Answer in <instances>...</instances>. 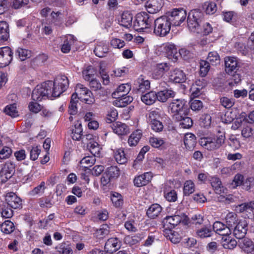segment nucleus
<instances>
[{"label": "nucleus", "mask_w": 254, "mask_h": 254, "mask_svg": "<svg viewBox=\"0 0 254 254\" xmlns=\"http://www.w3.org/2000/svg\"><path fill=\"white\" fill-rule=\"evenodd\" d=\"M186 216L183 213L166 216L162 221L163 230H171L177 226Z\"/></svg>", "instance_id": "8"}, {"label": "nucleus", "mask_w": 254, "mask_h": 254, "mask_svg": "<svg viewBox=\"0 0 254 254\" xmlns=\"http://www.w3.org/2000/svg\"><path fill=\"white\" fill-rule=\"evenodd\" d=\"M21 61H24L31 57V51L23 48H18L16 52Z\"/></svg>", "instance_id": "62"}, {"label": "nucleus", "mask_w": 254, "mask_h": 254, "mask_svg": "<svg viewBox=\"0 0 254 254\" xmlns=\"http://www.w3.org/2000/svg\"><path fill=\"white\" fill-rule=\"evenodd\" d=\"M121 247V243L116 238H112L107 240L105 245V251L109 254H112Z\"/></svg>", "instance_id": "16"}, {"label": "nucleus", "mask_w": 254, "mask_h": 254, "mask_svg": "<svg viewBox=\"0 0 254 254\" xmlns=\"http://www.w3.org/2000/svg\"><path fill=\"white\" fill-rule=\"evenodd\" d=\"M160 114L158 110L151 111L148 113L147 122L151 128L155 132H160L163 129L162 123L160 121Z\"/></svg>", "instance_id": "9"}, {"label": "nucleus", "mask_w": 254, "mask_h": 254, "mask_svg": "<svg viewBox=\"0 0 254 254\" xmlns=\"http://www.w3.org/2000/svg\"><path fill=\"white\" fill-rule=\"evenodd\" d=\"M76 39L72 35L69 34L64 36V43L61 46V51L64 53H68L71 49V46Z\"/></svg>", "instance_id": "25"}, {"label": "nucleus", "mask_w": 254, "mask_h": 254, "mask_svg": "<svg viewBox=\"0 0 254 254\" xmlns=\"http://www.w3.org/2000/svg\"><path fill=\"white\" fill-rule=\"evenodd\" d=\"M186 10L182 8H174L168 13L167 17L171 22L172 25L175 26H180L185 21L187 17Z\"/></svg>", "instance_id": "7"}, {"label": "nucleus", "mask_w": 254, "mask_h": 254, "mask_svg": "<svg viewBox=\"0 0 254 254\" xmlns=\"http://www.w3.org/2000/svg\"><path fill=\"white\" fill-rule=\"evenodd\" d=\"M184 142L186 148L191 150L194 148L196 144V138L193 134L188 133L185 135Z\"/></svg>", "instance_id": "33"}, {"label": "nucleus", "mask_w": 254, "mask_h": 254, "mask_svg": "<svg viewBox=\"0 0 254 254\" xmlns=\"http://www.w3.org/2000/svg\"><path fill=\"white\" fill-rule=\"evenodd\" d=\"M225 71L228 74H231L238 67V61L234 57H226L224 59Z\"/></svg>", "instance_id": "19"}, {"label": "nucleus", "mask_w": 254, "mask_h": 254, "mask_svg": "<svg viewBox=\"0 0 254 254\" xmlns=\"http://www.w3.org/2000/svg\"><path fill=\"white\" fill-rule=\"evenodd\" d=\"M207 62L212 65H216L220 63V58L217 52L213 51L208 53Z\"/></svg>", "instance_id": "49"}, {"label": "nucleus", "mask_w": 254, "mask_h": 254, "mask_svg": "<svg viewBox=\"0 0 254 254\" xmlns=\"http://www.w3.org/2000/svg\"><path fill=\"white\" fill-rule=\"evenodd\" d=\"M46 189L45 183L42 182L39 185L35 187L29 192V194L31 196H35L37 194H41L44 193Z\"/></svg>", "instance_id": "61"}, {"label": "nucleus", "mask_w": 254, "mask_h": 254, "mask_svg": "<svg viewBox=\"0 0 254 254\" xmlns=\"http://www.w3.org/2000/svg\"><path fill=\"white\" fill-rule=\"evenodd\" d=\"M157 98L156 93L154 91H150L143 95L141 97V99L146 105H150L155 102Z\"/></svg>", "instance_id": "44"}, {"label": "nucleus", "mask_w": 254, "mask_h": 254, "mask_svg": "<svg viewBox=\"0 0 254 254\" xmlns=\"http://www.w3.org/2000/svg\"><path fill=\"white\" fill-rule=\"evenodd\" d=\"M152 18L146 12H141L137 13L133 21L132 27L137 31L150 27L153 22Z\"/></svg>", "instance_id": "5"}, {"label": "nucleus", "mask_w": 254, "mask_h": 254, "mask_svg": "<svg viewBox=\"0 0 254 254\" xmlns=\"http://www.w3.org/2000/svg\"><path fill=\"white\" fill-rule=\"evenodd\" d=\"M78 100L76 98V95L75 94H72L71 97L68 109V112L70 115H74L76 113Z\"/></svg>", "instance_id": "55"}, {"label": "nucleus", "mask_w": 254, "mask_h": 254, "mask_svg": "<svg viewBox=\"0 0 254 254\" xmlns=\"http://www.w3.org/2000/svg\"><path fill=\"white\" fill-rule=\"evenodd\" d=\"M13 59V52L9 47L0 48V68L8 65Z\"/></svg>", "instance_id": "12"}, {"label": "nucleus", "mask_w": 254, "mask_h": 254, "mask_svg": "<svg viewBox=\"0 0 254 254\" xmlns=\"http://www.w3.org/2000/svg\"><path fill=\"white\" fill-rule=\"evenodd\" d=\"M163 235L167 239H169L172 243L176 244L180 242L181 237L179 234L172 230H162Z\"/></svg>", "instance_id": "42"}, {"label": "nucleus", "mask_w": 254, "mask_h": 254, "mask_svg": "<svg viewBox=\"0 0 254 254\" xmlns=\"http://www.w3.org/2000/svg\"><path fill=\"white\" fill-rule=\"evenodd\" d=\"M225 222L226 225L230 227V230L234 227L237 224L239 223L242 219H239L236 214L234 212H229L225 217Z\"/></svg>", "instance_id": "32"}, {"label": "nucleus", "mask_w": 254, "mask_h": 254, "mask_svg": "<svg viewBox=\"0 0 254 254\" xmlns=\"http://www.w3.org/2000/svg\"><path fill=\"white\" fill-rule=\"evenodd\" d=\"M237 212L245 213L246 215L249 217L248 214H251L254 211V202L249 203H243L238 205L236 208Z\"/></svg>", "instance_id": "36"}, {"label": "nucleus", "mask_w": 254, "mask_h": 254, "mask_svg": "<svg viewBox=\"0 0 254 254\" xmlns=\"http://www.w3.org/2000/svg\"><path fill=\"white\" fill-rule=\"evenodd\" d=\"M169 79L175 83H183L186 80V75L182 70L176 68L170 72Z\"/></svg>", "instance_id": "22"}, {"label": "nucleus", "mask_w": 254, "mask_h": 254, "mask_svg": "<svg viewBox=\"0 0 254 254\" xmlns=\"http://www.w3.org/2000/svg\"><path fill=\"white\" fill-rule=\"evenodd\" d=\"M83 129L81 123L77 121L75 122L74 126L72 129L71 137L73 140H79L81 139L83 135Z\"/></svg>", "instance_id": "29"}, {"label": "nucleus", "mask_w": 254, "mask_h": 254, "mask_svg": "<svg viewBox=\"0 0 254 254\" xmlns=\"http://www.w3.org/2000/svg\"><path fill=\"white\" fill-rule=\"evenodd\" d=\"M114 132L119 136L125 135L129 132V128L125 124L121 122H116L113 125Z\"/></svg>", "instance_id": "30"}, {"label": "nucleus", "mask_w": 254, "mask_h": 254, "mask_svg": "<svg viewBox=\"0 0 254 254\" xmlns=\"http://www.w3.org/2000/svg\"><path fill=\"white\" fill-rule=\"evenodd\" d=\"M88 145L90 152L94 156L100 155L101 148L97 142L91 141L89 143Z\"/></svg>", "instance_id": "59"}, {"label": "nucleus", "mask_w": 254, "mask_h": 254, "mask_svg": "<svg viewBox=\"0 0 254 254\" xmlns=\"http://www.w3.org/2000/svg\"><path fill=\"white\" fill-rule=\"evenodd\" d=\"M236 118L235 113L231 111H227L221 117L222 122L225 124H230L232 123Z\"/></svg>", "instance_id": "57"}, {"label": "nucleus", "mask_w": 254, "mask_h": 254, "mask_svg": "<svg viewBox=\"0 0 254 254\" xmlns=\"http://www.w3.org/2000/svg\"><path fill=\"white\" fill-rule=\"evenodd\" d=\"M120 97L119 98H115V99H117L114 102V105H115L117 107H126L127 105L130 103L132 100L133 98L132 97L129 96L123 95L119 96Z\"/></svg>", "instance_id": "38"}, {"label": "nucleus", "mask_w": 254, "mask_h": 254, "mask_svg": "<svg viewBox=\"0 0 254 254\" xmlns=\"http://www.w3.org/2000/svg\"><path fill=\"white\" fill-rule=\"evenodd\" d=\"M95 156H86L80 161L81 166L85 168L91 167L95 163Z\"/></svg>", "instance_id": "56"}, {"label": "nucleus", "mask_w": 254, "mask_h": 254, "mask_svg": "<svg viewBox=\"0 0 254 254\" xmlns=\"http://www.w3.org/2000/svg\"><path fill=\"white\" fill-rule=\"evenodd\" d=\"M114 156L118 163L124 164L127 162V158L123 148H118L114 150Z\"/></svg>", "instance_id": "39"}, {"label": "nucleus", "mask_w": 254, "mask_h": 254, "mask_svg": "<svg viewBox=\"0 0 254 254\" xmlns=\"http://www.w3.org/2000/svg\"><path fill=\"white\" fill-rule=\"evenodd\" d=\"M157 96V99L161 102H165L169 98L174 97L175 95V92L171 90L167 89L160 91L156 93Z\"/></svg>", "instance_id": "37"}, {"label": "nucleus", "mask_w": 254, "mask_h": 254, "mask_svg": "<svg viewBox=\"0 0 254 254\" xmlns=\"http://www.w3.org/2000/svg\"><path fill=\"white\" fill-rule=\"evenodd\" d=\"M247 227L248 224L246 220L240 221L232 229L234 236L237 239L244 238L247 233Z\"/></svg>", "instance_id": "14"}, {"label": "nucleus", "mask_w": 254, "mask_h": 254, "mask_svg": "<svg viewBox=\"0 0 254 254\" xmlns=\"http://www.w3.org/2000/svg\"><path fill=\"white\" fill-rule=\"evenodd\" d=\"M152 174L151 172H146L135 177L134 184L137 187H141L147 185L151 181Z\"/></svg>", "instance_id": "23"}, {"label": "nucleus", "mask_w": 254, "mask_h": 254, "mask_svg": "<svg viewBox=\"0 0 254 254\" xmlns=\"http://www.w3.org/2000/svg\"><path fill=\"white\" fill-rule=\"evenodd\" d=\"M210 183L216 193L221 194L225 192L226 189L222 185L221 182L218 178L215 177H212L210 180Z\"/></svg>", "instance_id": "40"}, {"label": "nucleus", "mask_w": 254, "mask_h": 254, "mask_svg": "<svg viewBox=\"0 0 254 254\" xmlns=\"http://www.w3.org/2000/svg\"><path fill=\"white\" fill-rule=\"evenodd\" d=\"M110 43L111 46L115 49H121L125 46V41L117 38H112Z\"/></svg>", "instance_id": "64"}, {"label": "nucleus", "mask_w": 254, "mask_h": 254, "mask_svg": "<svg viewBox=\"0 0 254 254\" xmlns=\"http://www.w3.org/2000/svg\"><path fill=\"white\" fill-rule=\"evenodd\" d=\"M195 190L194 183L191 180L186 181L184 185L183 192L185 195H189Z\"/></svg>", "instance_id": "52"}, {"label": "nucleus", "mask_w": 254, "mask_h": 254, "mask_svg": "<svg viewBox=\"0 0 254 254\" xmlns=\"http://www.w3.org/2000/svg\"><path fill=\"white\" fill-rule=\"evenodd\" d=\"M67 77L64 75L57 76L54 81H47L36 86L33 90L32 98L35 101L45 98L53 99L59 97L68 87Z\"/></svg>", "instance_id": "1"}, {"label": "nucleus", "mask_w": 254, "mask_h": 254, "mask_svg": "<svg viewBox=\"0 0 254 254\" xmlns=\"http://www.w3.org/2000/svg\"><path fill=\"white\" fill-rule=\"evenodd\" d=\"M200 74L202 77L206 75L210 69V64L205 60H201L199 62Z\"/></svg>", "instance_id": "58"}, {"label": "nucleus", "mask_w": 254, "mask_h": 254, "mask_svg": "<svg viewBox=\"0 0 254 254\" xmlns=\"http://www.w3.org/2000/svg\"><path fill=\"white\" fill-rule=\"evenodd\" d=\"M8 24L3 21H0V41H6L9 38Z\"/></svg>", "instance_id": "43"}, {"label": "nucleus", "mask_w": 254, "mask_h": 254, "mask_svg": "<svg viewBox=\"0 0 254 254\" xmlns=\"http://www.w3.org/2000/svg\"><path fill=\"white\" fill-rule=\"evenodd\" d=\"M150 85V81L142 75H140L134 83V88L138 91L143 93L146 90L149 89Z\"/></svg>", "instance_id": "24"}, {"label": "nucleus", "mask_w": 254, "mask_h": 254, "mask_svg": "<svg viewBox=\"0 0 254 254\" xmlns=\"http://www.w3.org/2000/svg\"><path fill=\"white\" fill-rule=\"evenodd\" d=\"M161 206L157 204H152L147 210V215L151 219H154L157 217L162 211Z\"/></svg>", "instance_id": "35"}, {"label": "nucleus", "mask_w": 254, "mask_h": 254, "mask_svg": "<svg viewBox=\"0 0 254 254\" xmlns=\"http://www.w3.org/2000/svg\"><path fill=\"white\" fill-rule=\"evenodd\" d=\"M96 73V69L91 65L85 67L82 70V76L86 81H90L95 78Z\"/></svg>", "instance_id": "41"}, {"label": "nucleus", "mask_w": 254, "mask_h": 254, "mask_svg": "<svg viewBox=\"0 0 254 254\" xmlns=\"http://www.w3.org/2000/svg\"><path fill=\"white\" fill-rule=\"evenodd\" d=\"M241 248L247 253L254 254V243L248 238L244 239L241 243Z\"/></svg>", "instance_id": "45"}, {"label": "nucleus", "mask_w": 254, "mask_h": 254, "mask_svg": "<svg viewBox=\"0 0 254 254\" xmlns=\"http://www.w3.org/2000/svg\"><path fill=\"white\" fill-rule=\"evenodd\" d=\"M15 229L14 224L10 220H6L0 225L1 231L6 234L11 233Z\"/></svg>", "instance_id": "48"}, {"label": "nucleus", "mask_w": 254, "mask_h": 254, "mask_svg": "<svg viewBox=\"0 0 254 254\" xmlns=\"http://www.w3.org/2000/svg\"><path fill=\"white\" fill-rule=\"evenodd\" d=\"M5 113L11 117L15 118L18 116V112L17 110L15 104L7 105L4 110Z\"/></svg>", "instance_id": "54"}, {"label": "nucleus", "mask_w": 254, "mask_h": 254, "mask_svg": "<svg viewBox=\"0 0 254 254\" xmlns=\"http://www.w3.org/2000/svg\"><path fill=\"white\" fill-rule=\"evenodd\" d=\"M111 200L116 207H120L123 204L124 201L122 195L117 192H111Z\"/></svg>", "instance_id": "47"}, {"label": "nucleus", "mask_w": 254, "mask_h": 254, "mask_svg": "<svg viewBox=\"0 0 254 254\" xmlns=\"http://www.w3.org/2000/svg\"><path fill=\"white\" fill-rule=\"evenodd\" d=\"M171 25L167 16L158 17L154 21V33L157 36H165L169 33Z\"/></svg>", "instance_id": "3"}, {"label": "nucleus", "mask_w": 254, "mask_h": 254, "mask_svg": "<svg viewBox=\"0 0 254 254\" xmlns=\"http://www.w3.org/2000/svg\"><path fill=\"white\" fill-rule=\"evenodd\" d=\"M202 16V13L198 10H191L188 14L187 18L188 26L190 30L192 32H198L199 23Z\"/></svg>", "instance_id": "6"}, {"label": "nucleus", "mask_w": 254, "mask_h": 254, "mask_svg": "<svg viewBox=\"0 0 254 254\" xmlns=\"http://www.w3.org/2000/svg\"><path fill=\"white\" fill-rule=\"evenodd\" d=\"M213 229L216 234L222 237L231 234L230 227L220 221H216L213 223Z\"/></svg>", "instance_id": "20"}, {"label": "nucleus", "mask_w": 254, "mask_h": 254, "mask_svg": "<svg viewBox=\"0 0 254 254\" xmlns=\"http://www.w3.org/2000/svg\"><path fill=\"white\" fill-rule=\"evenodd\" d=\"M109 48L105 41L98 42L94 49V53L98 57H104L106 54L108 52Z\"/></svg>", "instance_id": "27"}, {"label": "nucleus", "mask_w": 254, "mask_h": 254, "mask_svg": "<svg viewBox=\"0 0 254 254\" xmlns=\"http://www.w3.org/2000/svg\"><path fill=\"white\" fill-rule=\"evenodd\" d=\"M203 8L207 14H213L217 11L216 4L214 2H206Z\"/></svg>", "instance_id": "60"}, {"label": "nucleus", "mask_w": 254, "mask_h": 254, "mask_svg": "<svg viewBox=\"0 0 254 254\" xmlns=\"http://www.w3.org/2000/svg\"><path fill=\"white\" fill-rule=\"evenodd\" d=\"M179 119H176L180 122V127L183 128H189L192 125V120L188 117H183L182 116L179 117Z\"/></svg>", "instance_id": "53"}, {"label": "nucleus", "mask_w": 254, "mask_h": 254, "mask_svg": "<svg viewBox=\"0 0 254 254\" xmlns=\"http://www.w3.org/2000/svg\"><path fill=\"white\" fill-rule=\"evenodd\" d=\"M15 172V164L11 161H8L2 165L0 171V178L2 183L6 182L11 178Z\"/></svg>", "instance_id": "11"}, {"label": "nucleus", "mask_w": 254, "mask_h": 254, "mask_svg": "<svg viewBox=\"0 0 254 254\" xmlns=\"http://www.w3.org/2000/svg\"><path fill=\"white\" fill-rule=\"evenodd\" d=\"M196 233L197 236L201 238L210 237L212 235L210 226H205L197 230Z\"/></svg>", "instance_id": "50"}, {"label": "nucleus", "mask_w": 254, "mask_h": 254, "mask_svg": "<svg viewBox=\"0 0 254 254\" xmlns=\"http://www.w3.org/2000/svg\"><path fill=\"white\" fill-rule=\"evenodd\" d=\"M142 136V131L141 129H137L132 132L129 135L128 139V144L131 146H136Z\"/></svg>", "instance_id": "34"}, {"label": "nucleus", "mask_w": 254, "mask_h": 254, "mask_svg": "<svg viewBox=\"0 0 254 254\" xmlns=\"http://www.w3.org/2000/svg\"><path fill=\"white\" fill-rule=\"evenodd\" d=\"M186 101L182 99H175L172 101L169 105V109L172 113L174 114L176 119H179V117L182 116Z\"/></svg>", "instance_id": "13"}, {"label": "nucleus", "mask_w": 254, "mask_h": 254, "mask_svg": "<svg viewBox=\"0 0 254 254\" xmlns=\"http://www.w3.org/2000/svg\"><path fill=\"white\" fill-rule=\"evenodd\" d=\"M163 5V0H148L145 3V7L150 13H155L158 12Z\"/></svg>", "instance_id": "21"}, {"label": "nucleus", "mask_w": 254, "mask_h": 254, "mask_svg": "<svg viewBox=\"0 0 254 254\" xmlns=\"http://www.w3.org/2000/svg\"><path fill=\"white\" fill-rule=\"evenodd\" d=\"M187 52L184 49H181L179 53L178 52L176 46L172 43H166L163 46V52L166 57L173 62L177 61L180 55L184 52Z\"/></svg>", "instance_id": "10"}, {"label": "nucleus", "mask_w": 254, "mask_h": 254, "mask_svg": "<svg viewBox=\"0 0 254 254\" xmlns=\"http://www.w3.org/2000/svg\"><path fill=\"white\" fill-rule=\"evenodd\" d=\"M131 89V85L128 83L122 84L116 89L112 94L113 98L120 97L119 96L127 95Z\"/></svg>", "instance_id": "31"}, {"label": "nucleus", "mask_w": 254, "mask_h": 254, "mask_svg": "<svg viewBox=\"0 0 254 254\" xmlns=\"http://www.w3.org/2000/svg\"><path fill=\"white\" fill-rule=\"evenodd\" d=\"M133 16L128 12H124L119 20L120 25L126 28L129 29L132 26Z\"/></svg>", "instance_id": "26"}, {"label": "nucleus", "mask_w": 254, "mask_h": 254, "mask_svg": "<svg viewBox=\"0 0 254 254\" xmlns=\"http://www.w3.org/2000/svg\"><path fill=\"white\" fill-rule=\"evenodd\" d=\"M76 98L81 102L88 105H92L95 102V97L92 92L86 86L82 84L78 83L75 88Z\"/></svg>", "instance_id": "4"}, {"label": "nucleus", "mask_w": 254, "mask_h": 254, "mask_svg": "<svg viewBox=\"0 0 254 254\" xmlns=\"http://www.w3.org/2000/svg\"><path fill=\"white\" fill-rule=\"evenodd\" d=\"M221 244L224 249L233 250L237 246V242L230 235H227L222 237Z\"/></svg>", "instance_id": "28"}, {"label": "nucleus", "mask_w": 254, "mask_h": 254, "mask_svg": "<svg viewBox=\"0 0 254 254\" xmlns=\"http://www.w3.org/2000/svg\"><path fill=\"white\" fill-rule=\"evenodd\" d=\"M118 114L117 111L115 108H110L108 111L106 117V121L108 123H111L115 121L118 117Z\"/></svg>", "instance_id": "63"}, {"label": "nucleus", "mask_w": 254, "mask_h": 254, "mask_svg": "<svg viewBox=\"0 0 254 254\" xmlns=\"http://www.w3.org/2000/svg\"><path fill=\"white\" fill-rule=\"evenodd\" d=\"M149 142L151 146L161 150L166 149L170 145V143L167 142L164 139L156 136L150 137L149 139Z\"/></svg>", "instance_id": "18"}, {"label": "nucleus", "mask_w": 254, "mask_h": 254, "mask_svg": "<svg viewBox=\"0 0 254 254\" xmlns=\"http://www.w3.org/2000/svg\"><path fill=\"white\" fill-rule=\"evenodd\" d=\"M169 69V65L165 63L157 64L153 68L152 76L154 79L161 78L165 72Z\"/></svg>", "instance_id": "17"}, {"label": "nucleus", "mask_w": 254, "mask_h": 254, "mask_svg": "<svg viewBox=\"0 0 254 254\" xmlns=\"http://www.w3.org/2000/svg\"><path fill=\"white\" fill-rule=\"evenodd\" d=\"M51 22L56 25H60L64 22V15L60 12H51Z\"/></svg>", "instance_id": "51"}, {"label": "nucleus", "mask_w": 254, "mask_h": 254, "mask_svg": "<svg viewBox=\"0 0 254 254\" xmlns=\"http://www.w3.org/2000/svg\"><path fill=\"white\" fill-rule=\"evenodd\" d=\"M110 232V227L107 224H103L95 233V236L98 239H102L107 236Z\"/></svg>", "instance_id": "46"}, {"label": "nucleus", "mask_w": 254, "mask_h": 254, "mask_svg": "<svg viewBox=\"0 0 254 254\" xmlns=\"http://www.w3.org/2000/svg\"><path fill=\"white\" fill-rule=\"evenodd\" d=\"M5 200L8 205L12 208H18L22 205L21 198L13 192L7 193L5 196Z\"/></svg>", "instance_id": "15"}, {"label": "nucleus", "mask_w": 254, "mask_h": 254, "mask_svg": "<svg viewBox=\"0 0 254 254\" xmlns=\"http://www.w3.org/2000/svg\"><path fill=\"white\" fill-rule=\"evenodd\" d=\"M225 140V132L218 131L217 134L212 136L201 138L200 144L204 148L212 151L219 148L224 143Z\"/></svg>", "instance_id": "2"}]
</instances>
